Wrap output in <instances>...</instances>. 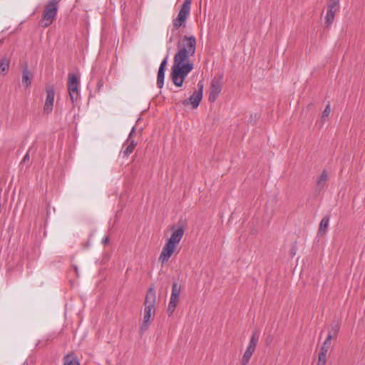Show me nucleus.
Returning <instances> with one entry per match:
<instances>
[{
	"instance_id": "nucleus-25",
	"label": "nucleus",
	"mask_w": 365,
	"mask_h": 365,
	"mask_svg": "<svg viewBox=\"0 0 365 365\" xmlns=\"http://www.w3.org/2000/svg\"><path fill=\"white\" fill-rule=\"evenodd\" d=\"M108 242H109V238L108 237H105L102 240V243L104 245L107 244Z\"/></svg>"
},
{
	"instance_id": "nucleus-14",
	"label": "nucleus",
	"mask_w": 365,
	"mask_h": 365,
	"mask_svg": "<svg viewBox=\"0 0 365 365\" xmlns=\"http://www.w3.org/2000/svg\"><path fill=\"white\" fill-rule=\"evenodd\" d=\"M338 331V327L337 326H335V327H332L331 329L329 331V334L327 336L326 340L323 343L320 351H327L328 352V350L331 346V341L334 336H335Z\"/></svg>"
},
{
	"instance_id": "nucleus-15",
	"label": "nucleus",
	"mask_w": 365,
	"mask_h": 365,
	"mask_svg": "<svg viewBox=\"0 0 365 365\" xmlns=\"http://www.w3.org/2000/svg\"><path fill=\"white\" fill-rule=\"evenodd\" d=\"M152 312H153V309H144L143 321L140 328L141 333H143L148 329Z\"/></svg>"
},
{
	"instance_id": "nucleus-3",
	"label": "nucleus",
	"mask_w": 365,
	"mask_h": 365,
	"mask_svg": "<svg viewBox=\"0 0 365 365\" xmlns=\"http://www.w3.org/2000/svg\"><path fill=\"white\" fill-rule=\"evenodd\" d=\"M59 2L60 0H50L45 4L42 19L40 21L42 27L49 26L56 19L59 8Z\"/></svg>"
},
{
	"instance_id": "nucleus-9",
	"label": "nucleus",
	"mask_w": 365,
	"mask_h": 365,
	"mask_svg": "<svg viewBox=\"0 0 365 365\" xmlns=\"http://www.w3.org/2000/svg\"><path fill=\"white\" fill-rule=\"evenodd\" d=\"M46 98L43 106L44 112L50 113L53 110V102H54V88L52 86H47L46 88Z\"/></svg>"
},
{
	"instance_id": "nucleus-23",
	"label": "nucleus",
	"mask_w": 365,
	"mask_h": 365,
	"mask_svg": "<svg viewBox=\"0 0 365 365\" xmlns=\"http://www.w3.org/2000/svg\"><path fill=\"white\" fill-rule=\"evenodd\" d=\"M24 84L26 86L31 84V80L29 78V71L28 70L27 66L24 65Z\"/></svg>"
},
{
	"instance_id": "nucleus-7",
	"label": "nucleus",
	"mask_w": 365,
	"mask_h": 365,
	"mask_svg": "<svg viewBox=\"0 0 365 365\" xmlns=\"http://www.w3.org/2000/svg\"><path fill=\"white\" fill-rule=\"evenodd\" d=\"M197 88L198 90L193 92L188 99H185L182 101L184 106L190 104L193 109L198 107L202 98L203 83L202 81L198 82Z\"/></svg>"
},
{
	"instance_id": "nucleus-18",
	"label": "nucleus",
	"mask_w": 365,
	"mask_h": 365,
	"mask_svg": "<svg viewBox=\"0 0 365 365\" xmlns=\"http://www.w3.org/2000/svg\"><path fill=\"white\" fill-rule=\"evenodd\" d=\"M327 180H328V174H327V172L324 170L321 173V175L319 177L317 182V187L319 190H321L325 187Z\"/></svg>"
},
{
	"instance_id": "nucleus-16",
	"label": "nucleus",
	"mask_w": 365,
	"mask_h": 365,
	"mask_svg": "<svg viewBox=\"0 0 365 365\" xmlns=\"http://www.w3.org/2000/svg\"><path fill=\"white\" fill-rule=\"evenodd\" d=\"M179 297H180V295H175V294L170 295V302H169L168 309H167V312L169 316L172 315L173 313L174 312V311L178 305V303L179 302Z\"/></svg>"
},
{
	"instance_id": "nucleus-2",
	"label": "nucleus",
	"mask_w": 365,
	"mask_h": 365,
	"mask_svg": "<svg viewBox=\"0 0 365 365\" xmlns=\"http://www.w3.org/2000/svg\"><path fill=\"white\" fill-rule=\"evenodd\" d=\"M171 230L170 237L167 240L159 256L158 259L162 264L168 262L170 257L175 252L185 232L182 226L178 227L173 226Z\"/></svg>"
},
{
	"instance_id": "nucleus-29",
	"label": "nucleus",
	"mask_w": 365,
	"mask_h": 365,
	"mask_svg": "<svg viewBox=\"0 0 365 365\" xmlns=\"http://www.w3.org/2000/svg\"><path fill=\"white\" fill-rule=\"evenodd\" d=\"M173 37H170V39H169V42H172L173 41Z\"/></svg>"
},
{
	"instance_id": "nucleus-19",
	"label": "nucleus",
	"mask_w": 365,
	"mask_h": 365,
	"mask_svg": "<svg viewBox=\"0 0 365 365\" xmlns=\"http://www.w3.org/2000/svg\"><path fill=\"white\" fill-rule=\"evenodd\" d=\"M329 222V217L326 216L322 218V220L320 222L319 230H318V235H323L326 232Z\"/></svg>"
},
{
	"instance_id": "nucleus-28",
	"label": "nucleus",
	"mask_w": 365,
	"mask_h": 365,
	"mask_svg": "<svg viewBox=\"0 0 365 365\" xmlns=\"http://www.w3.org/2000/svg\"><path fill=\"white\" fill-rule=\"evenodd\" d=\"M291 255H292V256H294V255H295V250H294V247H292V250H291Z\"/></svg>"
},
{
	"instance_id": "nucleus-1",
	"label": "nucleus",
	"mask_w": 365,
	"mask_h": 365,
	"mask_svg": "<svg viewBox=\"0 0 365 365\" xmlns=\"http://www.w3.org/2000/svg\"><path fill=\"white\" fill-rule=\"evenodd\" d=\"M196 43L194 36H184L177 43V52L174 56L170 76L173 83L178 87L182 86L185 78L194 68L190 58L195 56Z\"/></svg>"
},
{
	"instance_id": "nucleus-26",
	"label": "nucleus",
	"mask_w": 365,
	"mask_h": 365,
	"mask_svg": "<svg viewBox=\"0 0 365 365\" xmlns=\"http://www.w3.org/2000/svg\"><path fill=\"white\" fill-rule=\"evenodd\" d=\"M29 159V153L28 152L26 154L24 155V163H26V161Z\"/></svg>"
},
{
	"instance_id": "nucleus-27",
	"label": "nucleus",
	"mask_w": 365,
	"mask_h": 365,
	"mask_svg": "<svg viewBox=\"0 0 365 365\" xmlns=\"http://www.w3.org/2000/svg\"><path fill=\"white\" fill-rule=\"evenodd\" d=\"M73 269H74L75 272L76 273V274H78V269L77 266L73 265Z\"/></svg>"
},
{
	"instance_id": "nucleus-12",
	"label": "nucleus",
	"mask_w": 365,
	"mask_h": 365,
	"mask_svg": "<svg viewBox=\"0 0 365 365\" xmlns=\"http://www.w3.org/2000/svg\"><path fill=\"white\" fill-rule=\"evenodd\" d=\"M135 132V127H133L128 139L123 143V148H125L123 153L125 157H128L131 153H133L137 143L134 140L131 139L133 133Z\"/></svg>"
},
{
	"instance_id": "nucleus-11",
	"label": "nucleus",
	"mask_w": 365,
	"mask_h": 365,
	"mask_svg": "<svg viewBox=\"0 0 365 365\" xmlns=\"http://www.w3.org/2000/svg\"><path fill=\"white\" fill-rule=\"evenodd\" d=\"M156 302V293L153 286L150 287L145 295L144 305L145 309H150L155 312V305Z\"/></svg>"
},
{
	"instance_id": "nucleus-17",
	"label": "nucleus",
	"mask_w": 365,
	"mask_h": 365,
	"mask_svg": "<svg viewBox=\"0 0 365 365\" xmlns=\"http://www.w3.org/2000/svg\"><path fill=\"white\" fill-rule=\"evenodd\" d=\"M63 361V365H80L77 357L73 353L66 354Z\"/></svg>"
},
{
	"instance_id": "nucleus-21",
	"label": "nucleus",
	"mask_w": 365,
	"mask_h": 365,
	"mask_svg": "<svg viewBox=\"0 0 365 365\" xmlns=\"http://www.w3.org/2000/svg\"><path fill=\"white\" fill-rule=\"evenodd\" d=\"M327 351H319L317 365H325L327 363Z\"/></svg>"
},
{
	"instance_id": "nucleus-22",
	"label": "nucleus",
	"mask_w": 365,
	"mask_h": 365,
	"mask_svg": "<svg viewBox=\"0 0 365 365\" xmlns=\"http://www.w3.org/2000/svg\"><path fill=\"white\" fill-rule=\"evenodd\" d=\"M181 292V287L177 282H174L172 287L171 294L180 295Z\"/></svg>"
},
{
	"instance_id": "nucleus-10",
	"label": "nucleus",
	"mask_w": 365,
	"mask_h": 365,
	"mask_svg": "<svg viewBox=\"0 0 365 365\" xmlns=\"http://www.w3.org/2000/svg\"><path fill=\"white\" fill-rule=\"evenodd\" d=\"M222 91L221 81L219 79L214 78L211 81L209 101L215 102Z\"/></svg>"
},
{
	"instance_id": "nucleus-6",
	"label": "nucleus",
	"mask_w": 365,
	"mask_h": 365,
	"mask_svg": "<svg viewBox=\"0 0 365 365\" xmlns=\"http://www.w3.org/2000/svg\"><path fill=\"white\" fill-rule=\"evenodd\" d=\"M259 339V332L258 331H255L251 336L249 345L243 354L241 361L242 365H247L248 364L252 354L254 353L256 349Z\"/></svg>"
},
{
	"instance_id": "nucleus-8",
	"label": "nucleus",
	"mask_w": 365,
	"mask_h": 365,
	"mask_svg": "<svg viewBox=\"0 0 365 365\" xmlns=\"http://www.w3.org/2000/svg\"><path fill=\"white\" fill-rule=\"evenodd\" d=\"M339 0H329L327 4V12L326 15V22L329 25L331 24L334 19V15L339 9Z\"/></svg>"
},
{
	"instance_id": "nucleus-20",
	"label": "nucleus",
	"mask_w": 365,
	"mask_h": 365,
	"mask_svg": "<svg viewBox=\"0 0 365 365\" xmlns=\"http://www.w3.org/2000/svg\"><path fill=\"white\" fill-rule=\"evenodd\" d=\"M9 68V61L7 58H4L0 61V76L6 75Z\"/></svg>"
},
{
	"instance_id": "nucleus-24",
	"label": "nucleus",
	"mask_w": 365,
	"mask_h": 365,
	"mask_svg": "<svg viewBox=\"0 0 365 365\" xmlns=\"http://www.w3.org/2000/svg\"><path fill=\"white\" fill-rule=\"evenodd\" d=\"M330 112H331V108H330V105L329 104H327L322 113V118H325L329 116V115L330 114Z\"/></svg>"
},
{
	"instance_id": "nucleus-5",
	"label": "nucleus",
	"mask_w": 365,
	"mask_h": 365,
	"mask_svg": "<svg viewBox=\"0 0 365 365\" xmlns=\"http://www.w3.org/2000/svg\"><path fill=\"white\" fill-rule=\"evenodd\" d=\"M192 0H185L182 4L178 16L173 19V24L175 30L179 29L181 26H185L186 20L190 11Z\"/></svg>"
},
{
	"instance_id": "nucleus-4",
	"label": "nucleus",
	"mask_w": 365,
	"mask_h": 365,
	"mask_svg": "<svg viewBox=\"0 0 365 365\" xmlns=\"http://www.w3.org/2000/svg\"><path fill=\"white\" fill-rule=\"evenodd\" d=\"M80 81L79 78L73 73L68 75V91L70 99L73 104L77 103L80 98Z\"/></svg>"
},
{
	"instance_id": "nucleus-13",
	"label": "nucleus",
	"mask_w": 365,
	"mask_h": 365,
	"mask_svg": "<svg viewBox=\"0 0 365 365\" xmlns=\"http://www.w3.org/2000/svg\"><path fill=\"white\" fill-rule=\"evenodd\" d=\"M168 63V56H166L161 62L160 67L158 71L157 76V86L159 88H162L164 85V79H165V67Z\"/></svg>"
}]
</instances>
